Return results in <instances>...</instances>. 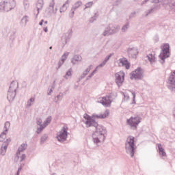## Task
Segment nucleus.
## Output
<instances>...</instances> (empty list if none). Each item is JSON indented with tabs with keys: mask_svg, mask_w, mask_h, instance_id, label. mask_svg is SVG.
I'll list each match as a JSON object with an SVG mask.
<instances>
[{
	"mask_svg": "<svg viewBox=\"0 0 175 175\" xmlns=\"http://www.w3.org/2000/svg\"><path fill=\"white\" fill-rule=\"evenodd\" d=\"M125 150L126 154H129L131 158L135 157L136 152V146L135 145V137L129 136L125 142Z\"/></svg>",
	"mask_w": 175,
	"mask_h": 175,
	"instance_id": "f03ea898",
	"label": "nucleus"
},
{
	"mask_svg": "<svg viewBox=\"0 0 175 175\" xmlns=\"http://www.w3.org/2000/svg\"><path fill=\"white\" fill-rule=\"evenodd\" d=\"M115 83L117 84V85L121 87L124 83L125 73L122 72H118V73L115 74Z\"/></svg>",
	"mask_w": 175,
	"mask_h": 175,
	"instance_id": "1a4fd4ad",
	"label": "nucleus"
},
{
	"mask_svg": "<svg viewBox=\"0 0 175 175\" xmlns=\"http://www.w3.org/2000/svg\"><path fill=\"white\" fill-rule=\"evenodd\" d=\"M55 5V2L54 1V0H52V1L49 3L50 12H54Z\"/></svg>",
	"mask_w": 175,
	"mask_h": 175,
	"instance_id": "72a5a7b5",
	"label": "nucleus"
},
{
	"mask_svg": "<svg viewBox=\"0 0 175 175\" xmlns=\"http://www.w3.org/2000/svg\"><path fill=\"white\" fill-rule=\"evenodd\" d=\"M12 33H13V38H14V35H16V31H13Z\"/></svg>",
	"mask_w": 175,
	"mask_h": 175,
	"instance_id": "69168bd1",
	"label": "nucleus"
},
{
	"mask_svg": "<svg viewBox=\"0 0 175 175\" xmlns=\"http://www.w3.org/2000/svg\"><path fill=\"white\" fill-rule=\"evenodd\" d=\"M154 3H159V2H162V0H153Z\"/></svg>",
	"mask_w": 175,
	"mask_h": 175,
	"instance_id": "052dcab7",
	"label": "nucleus"
},
{
	"mask_svg": "<svg viewBox=\"0 0 175 175\" xmlns=\"http://www.w3.org/2000/svg\"><path fill=\"white\" fill-rule=\"evenodd\" d=\"M44 5V1L43 0H38V3H37V14L36 16H38V14H39V11L42 10V9H43V6Z\"/></svg>",
	"mask_w": 175,
	"mask_h": 175,
	"instance_id": "412c9836",
	"label": "nucleus"
},
{
	"mask_svg": "<svg viewBox=\"0 0 175 175\" xmlns=\"http://www.w3.org/2000/svg\"><path fill=\"white\" fill-rule=\"evenodd\" d=\"M25 158H26L25 154H23L21 157L20 162L21 163L24 159H25Z\"/></svg>",
	"mask_w": 175,
	"mask_h": 175,
	"instance_id": "864d4df0",
	"label": "nucleus"
},
{
	"mask_svg": "<svg viewBox=\"0 0 175 175\" xmlns=\"http://www.w3.org/2000/svg\"><path fill=\"white\" fill-rule=\"evenodd\" d=\"M85 76H87V74L85 72H83V74L79 77V81H81V80H83V79H84V77H85Z\"/></svg>",
	"mask_w": 175,
	"mask_h": 175,
	"instance_id": "a18cd8bd",
	"label": "nucleus"
},
{
	"mask_svg": "<svg viewBox=\"0 0 175 175\" xmlns=\"http://www.w3.org/2000/svg\"><path fill=\"white\" fill-rule=\"evenodd\" d=\"M57 139L60 143L66 142V139H68V127L64 126L62 128V131L57 133Z\"/></svg>",
	"mask_w": 175,
	"mask_h": 175,
	"instance_id": "0eeeda50",
	"label": "nucleus"
},
{
	"mask_svg": "<svg viewBox=\"0 0 175 175\" xmlns=\"http://www.w3.org/2000/svg\"><path fill=\"white\" fill-rule=\"evenodd\" d=\"M173 115L175 116V108L174 109V111H173Z\"/></svg>",
	"mask_w": 175,
	"mask_h": 175,
	"instance_id": "774afa93",
	"label": "nucleus"
},
{
	"mask_svg": "<svg viewBox=\"0 0 175 175\" xmlns=\"http://www.w3.org/2000/svg\"><path fill=\"white\" fill-rule=\"evenodd\" d=\"M70 38H72V30L68 31V33H65L62 37V42L63 43V46H65L70 40Z\"/></svg>",
	"mask_w": 175,
	"mask_h": 175,
	"instance_id": "ddd939ff",
	"label": "nucleus"
},
{
	"mask_svg": "<svg viewBox=\"0 0 175 175\" xmlns=\"http://www.w3.org/2000/svg\"><path fill=\"white\" fill-rule=\"evenodd\" d=\"M42 119H40V118L37 119V122H36L37 125H40V126L42 125Z\"/></svg>",
	"mask_w": 175,
	"mask_h": 175,
	"instance_id": "3c124183",
	"label": "nucleus"
},
{
	"mask_svg": "<svg viewBox=\"0 0 175 175\" xmlns=\"http://www.w3.org/2000/svg\"><path fill=\"white\" fill-rule=\"evenodd\" d=\"M63 98V94L62 93H59L57 96L55 97L54 102L55 103H58V100H62Z\"/></svg>",
	"mask_w": 175,
	"mask_h": 175,
	"instance_id": "cd10ccee",
	"label": "nucleus"
},
{
	"mask_svg": "<svg viewBox=\"0 0 175 175\" xmlns=\"http://www.w3.org/2000/svg\"><path fill=\"white\" fill-rule=\"evenodd\" d=\"M172 6H175V1H174L173 3H172Z\"/></svg>",
	"mask_w": 175,
	"mask_h": 175,
	"instance_id": "338daca9",
	"label": "nucleus"
},
{
	"mask_svg": "<svg viewBox=\"0 0 175 175\" xmlns=\"http://www.w3.org/2000/svg\"><path fill=\"white\" fill-rule=\"evenodd\" d=\"M27 147H28V145L25 144V143L22 144L19 146V148L18 149V151L16 152V157L18 159L20 158V156H19L20 155V152H23L25 151V150H27Z\"/></svg>",
	"mask_w": 175,
	"mask_h": 175,
	"instance_id": "dca6fc26",
	"label": "nucleus"
},
{
	"mask_svg": "<svg viewBox=\"0 0 175 175\" xmlns=\"http://www.w3.org/2000/svg\"><path fill=\"white\" fill-rule=\"evenodd\" d=\"M149 0H144L142 3H141V5L143 6V5H146V3L148 2Z\"/></svg>",
	"mask_w": 175,
	"mask_h": 175,
	"instance_id": "bf43d9fd",
	"label": "nucleus"
},
{
	"mask_svg": "<svg viewBox=\"0 0 175 175\" xmlns=\"http://www.w3.org/2000/svg\"><path fill=\"white\" fill-rule=\"evenodd\" d=\"M142 120V118H140L139 116H137L135 117H131L130 119L127 120V124L130 125L133 128V129H136L137 128V125L140 124Z\"/></svg>",
	"mask_w": 175,
	"mask_h": 175,
	"instance_id": "6e6552de",
	"label": "nucleus"
},
{
	"mask_svg": "<svg viewBox=\"0 0 175 175\" xmlns=\"http://www.w3.org/2000/svg\"><path fill=\"white\" fill-rule=\"evenodd\" d=\"M16 95H17V92L8 90L7 93V99L10 102V103L13 102V100H14V98H16Z\"/></svg>",
	"mask_w": 175,
	"mask_h": 175,
	"instance_id": "4468645a",
	"label": "nucleus"
},
{
	"mask_svg": "<svg viewBox=\"0 0 175 175\" xmlns=\"http://www.w3.org/2000/svg\"><path fill=\"white\" fill-rule=\"evenodd\" d=\"M167 84V88L171 91V92L175 94V71L171 72Z\"/></svg>",
	"mask_w": 175,
	"mask_h": 175,
	"instance_id": "423d86ee",
	"label": "nucleus"
},
{
	"mask_svg": "<svg viewBox=\"0 0 175 175\" xmlns=\"http://www.w3.org/2000/svg\"><path fill=\"white\" fill-rule=\"evenodd\" d=\"M169 57H170V46L166 43L164 44L162 52L159 55V62L163 65L165 64V59L169 58Z\"/></svg>",
	"mask_w": 175,
	"mask_h": 175,
	"instance_id": "20e7f679",
	"label": "nucleus"
},
{
	"mask_svg": "<svg viewBox=\"0 0 175 175\" xmlns=\"http://www.w3.org/2000/svg\"><path fill=\"white\" fill-rule=\"evenodd\" d=\"M44 22V20L42 19L41 21L39 23V25H43Z\"/></svg>",
	"mask_w": 175,
	"mask_h": 175,
	"instance_id": "680f3d73",
	"label": "nucleus"
},
{
	"mask_svg": "<svg viewBox=\"0 0 175 175\" xmlns=\"http://www.w3.org/2000/svg\"><path fill=\"white\" fill-rule=\"evenodd\" d=\"M97 70H98V68H96L92 71V72L91 74H90V75L87 77L86 80H90V79L94 76V75H95V74L96 73Z\"/></svg>",
	"mask_w": 175,
	"mask_h": 175,
	"instance_id": "2f4dec72",
	"label": "nucleus"
},
{
	"mask_svg": "<svg viewBox=\"0 0 175 175\" xmlns=\"http://www.w3.org/2000/svg\"><path fill=\"white\" fill-rule=\"evenodd\" d=\"M91 68H92V65H90L85 71H83L85 74L88 75L90 71L91 70Z\"/></svg>",
	"mask_w": 175,
	"mask_h": 175,
	"instance_id": "c03bdc74",
	"label": "nucleus"
},
{
	"mask_svg": "<svg viewBox=\"0 0 175 175\" xmlns=\"http://www.w3.org/2000/svg\"><path fill=\"white\" fill-rule=\"evenodd\" d=\"M27 103V108H29L32 106V103L30 101L28 100Z\"/></svg>",
	"mask_w": 175,
	"mask_h": 175,
	"instance_id": "6e6d98bb",
	"label": "nucleus"
},
{
	"mask_svg": "<svg viewBox=\"0 0 175 175\" xmlns=\"http://www.w3.org/2000/svg\"><path fill=\"white\" fill-rule=\"evenodd\" d=\"M120 3H121V0H116L113 3V6H118V5H120Z\"/></svg>",
	"mask_w": 175,
	"mask_h": 175,
	"instance_id": "49530a36",
	"label": "nucleus"
},
{
	"mask_svg": "<svg viewBox=\"0 0 175 175\" xmlns=\"http://www.w3.org/2000/svg\"><path fill=\"white\" fill-rule=\"evenodd\" d=\"M48 137H49V135H47L46 134L43 135L40 138V144H43L44 142L47 140Z\"/></svg>",
	"mask_w": 175,
	"mask_h": 175,
	"instance_id": "c756f323",
	"label": "nucleus"
},
{
	"mask_svg": "<svg viewBox=\"0 0 175 175\" xmlns=\"http://www.w3.org/2000/svg\"><path fill=\"white\" fill-rule=\"evenodd\" d=\"M109 116V111H106L105 113L101 115H94L96 118H106Z\"/></svg>",
	"mask_w": 175,
	"mask_h": 175,
	"instance_id": "393cba45",
	"label": "nucleus"
},
{
	"mask_svg": "<svg viewBox=\"0 0 175 175\" xmlns=\"http://www.w3.org/2000/svg\"><path fill=\"white\" fill-rule=\"evenodd\" d=\"M129 29V22H126L122 27V32H126Z\"/></svg>",
	"mask_w": 175,
	"mask_h": 175,
	"instance_id": "a878e982",
	"label": "nucleus"
},
{
	"mask_svg": "<svg viewBox=\"0 0 175 175\" xmlns=\"http://www.w3.org/2000/svg\"><path fill=\"white\" fill-rule=\"evenodd\" d=\"M83 118L86 120L85 122L86 128L93 126L96 129L95 132L92 134L94 144L99 146L100 143H103L106 139V133H107L106 128L102 125H99L94 118L87 113L83 115Z\"/></svg>",
	"mask_w": 175,
	"mask_h": 175,
	"instance_id": "f257e3e1",
	"label": "nucleus"
},
{
	"mask_svg": "<svg viewBox=\"0 0 175 175\" xmlns=\"http://www.w3.org/2000/svg\"><path fill=\"white\" fill-rule=\"evenodd\" d=\"M4 128L5 129L4 132H8L9 128H10V122H6L5 123V125H4Z\"/></svg>",
	"mask_w": 175,
	"mask_h": 175,
	"instance_id": "a19ab883",
	"label": "nucleus"
},
{
	"mask_svg": "<svg viewBox=\"0 0 175 175\" xmlns=\"http://www.w3.org/2000/svg\"><path fill=\"white\" fill-rule=\"evenodd\" d=\"M116 98H117V94L116 92H111L108 96L103 97L99 102L103 106H105V107H110L111 106V102H113Z\"/></svg>",
	"mask_w": 175,
	"mask_h": 175,
	"instance_id": "39448f33",
	"label": "nucleus"
},
{
	"mask_svg": "<svg viewBox=\"0 0 175 175\" xmlns=\"http://www.w3.org/2000/svg\"><path fill=\"white\" fill-rule=\"evenodd\" d=\"M6 131H4L3 133H1L0 135V142H3V140H5V139H6Z\"/></svg>",
	"mask_w": 175,
	"mask_h": 175,
	"instance_id": "58836bf2",
	"label": "nucleus"
},
{
	"mask_svg": "<svg viewBox=\"0 0 175 175\" xmlns=\"http://www.w3.org/2000/svg\"><path fill=\"white\" fill-rule=\"evenodd\" d=\"M72 68H70V69L66 72V75L64 76V79H66V80H68V77H70V76H72Z\"/></svg>",
	"mask_w": 175,
	"mask_h": 175,
	"instance_id": "bb28decb",
	"label": "nucleus"
},
{
	"mask_svg": "<svg viewBox=\"0 0 175 175\" xmlns=\"http://www.w3.org/2000/svg\"><path fill=\"white\" fill-rule=\"evenodd\" d=\"M111 55L112 54H110L109 55H107L105 57V60L103 61L105 64L107 63V61H109L110 59V58H111Z\"/></svg>",
	"mask_w": 175,
	"mask_h": 175,
	"instance_id": "37998d69",
	"label": "nucleus"
},
{
	"mask_svg": "<svg viewBox=\"0 0 175 175\" xmlns=\"http://www.w3.org/2000/svg\"><path fill=\"white\" fill-rule=\"evenodd\" d=\"M81 59H82V57L80 55H75L72 58L71 62H72V65H76V64H77V62H81Z\"/></svg>",
	"mask_w": 175,
	"mask_h": 175,
	"instance_id": "aec40b11",
	"label": "nucleus"
},
{
	"mask_svg": "<svg viewBox=\"0 0 175 175\" xmlns=\"http://www.w3.org/2000/svg\"><path fill=\"white\" fill-rule=\"evenodd\" d=\"M44 32H48L49 29H47V27L44 28Z\"/></svg>",
	"mask_w": 175,
	"mask_h": 175,
	"instance_id": "0e129e2a",
	"label": "nucleus"
},
{
	"mask_svg": "<svg viewBox=\"0 0 175 175\" xmlns=\"http://www.w3.org/2000/svg\"><path fill=\"white\" fill-rule=\"evenodd\" d=\"M106 65V63H105L104 62H103L101 64H100L96 68L97 69L98 68H103V66H105Z\"/></svg>",
	"mask_w": 175,
	"mask_h": 175,
	"instance_id": "603ef678",
	"label": "nucleus"
},
{
	"mask_svg": "<svg viewBox=\"0 0 175 175\" xmlns=\"http://www.w3.org/2000/svg\"><path fill=\"white\" fill-rule=\"evenodd\" d=\"M119 62L120 64H122V66H125L126 69H129V68H131V63L128 62V59L122 57L119 59Z\"/></svg>",
	"mask_w": 175,
	"mask_h": 175,
	"instance_id": "2eb2a0df",
	"label": "nucleus"
},
{
	"mask_svg": "<svg viewBox=\"0 0 175 175\" xmlns=\"http://www.w3.org/2000/svg\"><path fill=\"white\" fill-rule=\"evenodd\" d=\"M154 10H155V8H151L150 10H148V12H145V15H143L144 17H147L150 16V14H152V13H154Z\"/></svg>",
	"mask_w": 175,
	"mask_h": 175,
	"instance_id": "7c9ffc66",
	"label": "nucleus"
},
{
	"mask_svg": "<svg viewBox=\"0 0 175 175\" xmlns=\"http://www.w3.org/2000/svg\"><path fill=\"white\" fill-rule=\"evenodd\" d=\"M16 0H4L0 3V12H10L16 8Z\"/></svg>",
	"mask_w": 175,
	"mask_h": 175,
	"instance_id": "7ed1b4c3",
	"label": "nucleus"
},
{
	"mask_svg": "<svg viewBox=\"0 0 175 175\" xmlns=\"http://www.w3.org/2000/svg\"><path fill=\"white\" fill-rule=\"evenodd\" d=\"M44 128H46V126H44V124L40 125V127H37V133L39 135V133H40V132H42V131H43Z\"/></svg>",
	"mask_w": 175,
	"mask_h": 175,
	"instance_id": "ea45409f",
	"label": "nucleus"
},
{
	"mask_svg": "<svg viewBox=\"0 0 175 175\" xmlns=\"http://www.w3.org/2000/svg\"><path fill=\"white\" fill-rule=\"evenodd\" d=\"M135 17H136V12H132L129 16V18H133Z\"/></svg>",
	"mask_w": 175,
	"mask_h": 175,
	"instance_id": "09e8293b",
	"label": "nucleus"
},
{
	"mask_svg": "<svg viewBox=\"0 0 175 175\" xmlns=\"http://www.w3.org/2000/svg\"><path fill=\"white\" fill-rule=\"evenodd\" d=\"M68 3H70V1L69 0H67V1H66V3L64 4V5H62V7L61 8V9H60V12H65V10H66V8H65V6H66V5H68Z\"/></svg>",
	"mask_w": 175,
	"mask_h": 175,
	"instance_id": "4c0bfd02",
	"label": "nucleus"
},
{
	"mask_svg": "<svg viewBox=\"0 0 175 175\" xmlns=\"http://www.w3.org/2000/svg\"><path fill=\"white\" fill-rule=\"evenodd\" d=\"M148 61L150 62H155V56H154L152 54H149L147 55Z\"/></svg>",
	"mask_w": 175,
	"mask_h": 175,
	"instance_id": "473e14b6",
	"label": "nucleus"
},
{
	"mask_svg": "<svg viewBox=\"0 0 175 175\" xmlns=\"http://www.w3.org/2000/svg\"><path fill=\"white\" fill-rule=\"evenodd\" d=\"M23 166H25V163H21L20 165H19V169L23 170Z\"/></svg>",
	"mask_w": 175,
	"mask_h": 175,
	"instance_id": "4d7b16f0",
	"label": "nucleus"
},
{
	"mask_svg": "<svg viewBox=\"0 0 175 175\" xmlns=\"http://www.w3.org/2000/svg\"><path fill=\"white\" fill-rule=\"evenodd\" d=\"M55 88V86L53 85L51 86V88L50 89L49 92L47 93L48 95H51V92H53V90Z\"/></svg>",
	"mask_w": 175,
	"mask_h": 175,
	"instance_id": "de8ad7c7",
	"label": "nucleus"
},
{
	"mask_svg": "<svg viewBox=\"0 0 175 175\" xmlns=\"http://www.w3.org/2000/svg\"><path fill=\"white\" fill-rule=\"evenodd\" d=\"M23 5H24L25 10H27L29 8V3H28V1H24Z\"/></svg>",
	"mask_w": 175,
	"mask_h": 175,
	"instance_id": "79ce46f5",
	"label": "nucleus"
},
{
	"mask_svg": "<svg viewBox=\"0 0 175 175\" xmlns=\"http://www.w3.org/2000/svg\"><path fill=\"white\" fill-rule=\"evenodd\" d=\"M10 142H12V139H10V138H8L6 139L5 142H4L1 146V155H5L6 154V151L8 150V146H9V143H10Z\"/></svg>",
	"mask_w": 175,
	"mask_h": 175,
	"instance_id": "9b49d317",
	"label": "nucleus"
},
{
	"mask_svg": "<svg viewBox=\"0 0 175 175\" xmlns=\"http://www.w3.org/2000/svg\"><path fill=\"white\" fill-rule=\"evenodd\" d=\"M82 5H83V2H81V1H78L74 4L71 10L75 11L77 9H79V7L81 6Z\"/></svg>",
	"mask_w": 175,
	"mask_h": 175,
	"instance_id": "4be33fe9",
	"label": "nucleus"
},
{
	"mask_svg": "<svg viewBox=\"0 0 175 175\" xmlns=\"http://www.w3.org/2000/svg\"><path fill=\"white\" fill-rule=\"evenodd\" d=\"M51 116H49L44 121V126H47V125H49V124H50V122H51Z\"/></svg>",
	"mask_w": 175,
	"mask_h": 175,
	"instance_id": "c9c22d12",
	"label": "nucleus"
},
{
	"mask_svg": "<svg viewBox=\"0 0 175 175\" xmlns=\"http://www.w3.org/2000/svg\"><path fill=\"white\" fill-rule=\"evenodd\" d=\"M131 94L133 95V102H135V99L136 98V93L133 90H131Z\"/></svg>",
	"mask_w": 175,
	"mask_h": 175,
	"instance_id": "8fccbe9b",
	"label": "nucleus"
},
{
	"mask_svg": "<svg viewBox=\"0 0 175 175\" xmlns=\"http://www.w3.org/2000/svg\"><path fill=\"white\" fill-rule=\"evenodd\" d=\"M29 21L28 16H25L21 19L22 24H24V25H27V23Z\"/></svg>",
	"mask_w": 175,
	"mask_h": 175,
	"instance_id": "c85d7f7f",
	"label": "nucleus"
},
{
	"mask_svg": "<svg viewBox=\"0 0 175 175\" xmlns=\"http://www.w3.org/2000/svg\"><path fill=\"white\" fill-rule=\"evenodd\" d=\"M29 102H30L31 103L35 102V98L31 97L29 100Z\"/></svg>",
	"mask_w": 175,
	"mask_h": 175,
	"instance_id": "13d9d810",
	"label": "nucleus"
},
{
	"mask_svg": "<svg viewBox=\"0 0 175 175\" xmlns=\"http://www.w3.org/2000/svg\"><path fill=\"white\" fill-rule=\"evenodd\" d=\"M158 148L159 155H161V157H166V152H165V150H163V148H162L161 144L158 146Z\"/></svg>",
	"mask_w": 175,
	"mask_h": 175,
	"instance_id": "b1692460",
	"label": "nucleus"
},
{
	"mask_svg": "<svg viewBox=\"0 0 175 175\" xmlns=\"http://www.w3.org/2000/svg\"><path fill=\"white\" fill-rule=\"evenodd\" d=\"M68 55H69V52H65L62 56V59L59 60V62H58V68L59 69V68H61V66H62V65H64V63L65 62V61H66V58H68Z\"/></svg>",
	"mask_w": 175,
	"mask_h": 175,
	"instance_id": "a211bd4d",
	"label": "nucleus"
},
{
	"mask_svg": "<svg viewBox=\"0 0 175 175\" xmlns=\"http://www.w3.org/2000/svg\"><path fill=\"white\" fill-rule=\"evenodd\" d=\"M74 16H75V10H72V13L69 14V17L70 18H73Z\"/></svg>",
	"mask_w": 175,
	"mask_h": 175,
	"instance_id": "5fc2aeb1",
	"label": "nucleus"
},
{
	"mask_svg": "<svg viewBox=\"0 0 175 175\" xmlns=\"http://www.w3.org/2000/svg\"><path fill=\"white\" fill-rule=\"evenodd\" d=\"M120 29H121V27H120V25H113L111 27H110L109 25V31L111 35H114V33H117V32H118Z\"/></svg>",
	"mask_w": 175,
	"mask_h": 175,
	"instance_id": "f3484780",
	"label": "nucleus"
},
{
	"mask_svg": "<svg viewBox=\"0 0 175 175\" xmlns=\"http://www.w3.org/2000/svg\"><path fill=\"white\" fill-rule=\"evenodd\" d=\"M131 79H135V80H142L143 79V70L142 68L138 67L135 71L132 72Z\"/></svg>",
	"mask_w": 175,
	"mask_h": 175,
	"instance_id": "9d476101",
	"label": "nucleus"
},
{
	"mask_svg": "<svg viewBox=\"0 0 175 175\" xmlns=\"http://www.w3.org/2000/svg\"><path fill=\"white\" fill-rule=\"evenodd\" d=\"M17 88H18V82L17 81H13L11 82L9 90L10 91L17 92Z\"/></svg>",
	"mask_w": 175,
	"mask_h": 175,
	"instance_id": "6ab92c4d",
	"label": "nucleus"
},
{
	"mask_svg": "<svg viewBox=\"0 0 175 175\" xmlns=\"http://www.w3.org/2000/svg\"><path fill=\"white\" fill-rule=\"evenodd\" d=\"M93 5H94V1L88 2L85 5V8L83 9V10H85V9H88L90 8H92Z\"/></svg>",
	"mask_w": 175,
	"mask_h": 175,
	"instance_id": "f704fd0d",
	"label": "nucleus"
},
{
	"mask_svg": "<svg viewBox=\"0 0 175 175\" xmlns=\"http://www.w3.org/2000/svg\"><path fill=\"white\" fill-rule=\"evenodd\" d=\"M110 25H108L105 30L103 32V36H109V35H111V33H110Z\"/></svg>",
	"mask_w": 175,
	"mask_h": 175,
	"instance_id": "5701e85b",
	"label": "nucleus"
},
{
	"mask_svg": "<svg viewBox=\"0 0 175 175\" xmlns=\"http://www.w3.org/2000/svg\"><path fill=\"white\" fill-rule=\"evenodd\" d=\"M21 170H22L21 168H19V167H18L16 174H20V172H21Z\"/></svg>",
	"mask_w": 175,
	"mask_h": 175,
	"instance_id": "e2e57ef3",
	"label": "nucleus"
},
{
	"mask_svg": "<svg viewBox=\"0 0 175 175\" xmlns=\"http://www.w3.org/2000/svg\"><path fill=\"white\" fill-rule=\"evenodd\" d=\"M127 53L129 58H136L137 54H139V51H137V49L135 47L129 48Z\"/></svg>",
	"mask_w": 175,
	"mask_h": 175,
	"instance_id": "f8f14e48",
	"label": "nucleus"
},
{
	"mask_svg": "<svg viewBox=\"0 0 175 175\" xmlns=\"http://www.w3.org/2000/svg\"><path fill=\"white\" fill-rule=\"evenodd\" d=\"M98 16L99 15L98 14V13H95L94 16L90 18V23H94V21H96V18H98Z\"/></svg>",
	"mask_w": 175,
	"mask_h": 175,
	"instance_id": "e433bc0d",
	"label": "nucleus"
}]
</instances>
